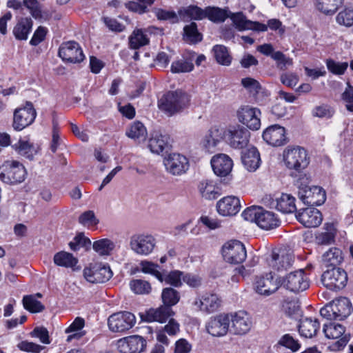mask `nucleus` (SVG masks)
I'll return each instance as SVG.
<instances>
[{"label":"nucleus","instance_id":"1","mask_svg":"<svg viewBox=\"0 0 353 353\" xmlns=\"http://www.w3.org/2000/svg\"><path fill=\"white\" fill-rule=\"evenodd\" d=\"M283 161L287 168L290 170V175L294 178H300L310 163V157L303 148L288 146L284 150Z\"/></svg>","mask_w":353,"mask_h":353},{"label":"nucleus","instance_id":"2","mask_svg":"<svg viewBox=\"0 0 353 353\" xmlns=\"http://www.w3.org/2000/svg\"><path fill=\"white\" fill-rule=\"evenodd\" d=\"M190 97L181 90L168 91L159 100V109L171 117L181 112L190 104Z\"/></svg>","mask_w":353,"mask_h":353},{"label":"nucleus","instance_id":"3","mask_svg":"<svg viewBox=\"0 0 353 353\" xmlns=\"http://www.w3.org/2000/svg\"><path fill=\"white\" fill-rule=\"evenodd\" d=\"M242 216L246 221L256 223L259 228L265 230L275 229L281 224L280 219L274 212L261 206L253 205L246 208Z\"/></svg>","mask_w":353,"mask_h":353},{"label":"nucleus","instance_id":"4","mask_svg":"<svg viewBox=\"0 0 353 353\" xmlns=\"http://www.w3.org/2000/svg\"><path fill=\"white\" fill-rule=\"evenodd\" d=\"M27 176L24 165L17 160H8L0 165V180L8 185L23 182Z\"/></svg>","mask_w":353,"mask_h":353},{"label":"nucleus","instance_id":"5","mask_svg":"<svg viewBox=\"0 0 353 353\" xmlns=\"http://www.w3.org/2000/svg\"><path fill=\"white\" fill-rule=\"evenodd\" d=\"M347 274L342 268H332L323 272L321 281L328 290L339 291L343 289L347 283Z\"/></svg>","mask_w":353,"mask_h":353},{"label":"nucleus","instance_id":"6","mask_svg":"<svg viewBox=\"0 0 353 353\" xmlns=\"http://www.w3.org/2000/svg\"><path fill=\"white\" fill-rule=\"evenodd\" d=\"M136 323L134 315L127 311L115 312L108 319V325L113 332H124L131 329Z\"/></svg>","mask_w":353,"mask_h":353},{"label":"nucleus","instance_id":"7","mask_svg":"<svg viewBox=\"0 0 353 353\" xmlns=\"http://www.w3.org/2000/svg\"><path fill=\"white\" fill-rule=\"evenodd\" d=\"M224 260L230 263H243L247 256L245 245L238 240H232L225 243L222 248Z\"/></svg>","mask_w":353,"mask_h":353},{"label":"nucleus","instance_id":"8","mask_svg":"<svg viewBox=\"0 0 353 353\" xmlns=\"http://www.w3.org/2000/svg\"><path fill=\"white\" fill-rule=\"evenodd\" d=\"M37 116V112L30 101H26L23 108H17L14 112L12 127L17 131H21L31 125Z\"/></svg>","mask_w":353,"mask_h":353},{"label":"nucleus","instance_id":"9","mask_svg":"<svg viewBox=\"0 0 353 353\" xmlns=\"http://www.w3.org/2000/svg\"><path fill=\"white\" fill-rule=\"evenodd\" d=\"M282 286L294 293L305 291L309 286V280L302 269L291 272L285 277H281Z\"/></svg>","mask_w":353,"mask_h":353},{"label":"nucleus","instance_id":"10","mask_svg":"<svg viewBox=\"0 0 353 353\" xmlns=\"http://www.w3.org/2000/svg\"><path fill=\"white\" fill-rule=\"evenodd\" d=\"M156 245L155 238L148 234H134L130 237V247L139 255H148Z\"/></svg>","mask_w":353,"mask_h":353},{"label":"nucleus","instance_id":"11","mask_svg":"<svg viewBox=\"0 0 353 353\" xmlns=\"http://www.w3.org/2000/svg\"><path fill=\"white\" fill-rule=\"evenodd\" d=\"M298 195L304 204L308 206H319L326 200L325 191L319 186H304L300 188Z\"/></svg>","mask_w":353,"mask_h":353},{"label":"nucleus","instance_id":"12","mask_svg":"<svg viewBox=\"0 0 353 353\" xmlns=\"http://www.w3.org/2000/svg\"><path fill=\"white\" fill-rule=\"evenodd\" d=\"M58 54L65 62L80 63L85 59L82 48L74 41L63 43L59 48Z\"/></svg>","mask_w":353,"mask_h":353},{"label":"nucleus","instance_id":"13","mask_svg":"<svg viewBox=\"0 0 353 353\" xmlns=\"http://www.w3.org/2000/svg\"><path fill=\"white\" fill-rule=\"evenodd\" d=\"M239 121L252 130H257L261 126V110L250 105H241L236 112Z\"/></svg>","mask_w":353,"mask_h":353},{"label":"nucleus","instance_id":"14","mask_svg":"<svg viewBox=\"0 0 353 353\" xmlns=\"http://www.w3.org/2000/svg\"><path fill=\"white\" fill-rule=\"evenodd\" d=\"M230 323L229 314L221 313L212 316L205 325L208 334L215 337H221L227 334Z\"/></svg>","mask_w":353,"mask_h":353},{"label":"nucleus","instance_id":"15","mask_svg":"<svg viewBox=\"0 0 353 353\" xmlns=\"http://www.w3.org/2000/svg\"><path fill=\"white\" fill-rule=\"evenodd\" d=\"M281 286H282L281 277L274 279L272 271L265 274V276L256 277L255 280L256 292L264 296L274 293Z\"/></svg>","mask_w":353,"mask_h":353},{"label":"nucleus","instance_id":"16","mask_svg":"<svg viewBox=\"0 0 353 353\" xmlns=\"http://www.w3.org/2000/svg\"><path fill=\"white\" fill-rule=\"evenodd\" d=\"M163 162L167 172L174 176L185 174L190 166L188 158L179 153L168 154Z\"/></svg>","mask_w":353,"mask_h":353},{"label":"nucleus","instance_id":"17","mask_svg":"<svg viewBox=\"0 0 353 353\" xmlns=\"http://www.w3.org/2000/svg\"><path fill=\"white\" fill-rule=\"evenodd\" d=\"M146 340L139 335H130L117 341V345L121 353H140L146 347Z\"/></svg>","mask_w":353,"mask_h":353},{"label":"nucleus","instance_id":"18","mask_svg":"<svg viewBox=\"0 0 353 353\" xmlns=\"http://www.w3.org/2000/svg\"><path fill=\"white\" fill-rule=\"evenodd\" d=\"M83 275L85 279L92 283H102L109 281L112 272L109 265L94 264L90 268H85Z\"/></svg>","mask_w":353,"mask_h":353},{"label":"nucleus","instance_id":"19","mask_svg":"<svg viewBox=\"0 0 353 353\" xmlns=\"http://www.w3.org/2000/svg\"><path fill=\"white\" fill-rule=\"evenodd\" d=\"M267 261L273 271L283 272L292 267L294 256L285 250H280L279 252L273 251L270 258L268 259Z\"/></svg>","mask_w":353,"mask_h":353},{"label":"nucleus","instance_id":"20","mask_svg":"<svg viewBox=\"0 0 353 353\" xmlns=\"http://www.w3.org/2000/svg\"><path fill=\"white\" fill-rule=\"evenodd\" d=\"M263 139L269 145L274 147L283 145L288 142L285 129L279 124L267 128L263 132Z\"/></svg>","mask_w":353,"mask_h":353},{"label":"nucleus","instance_id":"21","mask_svg":"<svg viewBox=\"0 0 353 353\" xmlns=\"http://www.w3.org/2000/svg\"><path fill=\"white\" fill-rule=\"evenodd\" d=\"M250 135L246 128L238 125L228 130V142L233 148L243 149L248 145Z\"/></svg>","mask_w":353,"mask_h":353},{"label":"nucleus","instance_id":"22","mask_svg":"<svg viewBox=\"0 0 353 353\" xmlns=\"http://www.w3.org/2000/svg\"><path fill=\"white\" fill-rule=\"evenodd\" d=\"M297 220L305 228L318 227L323 221L321 212L314 208H306L297 212Z\"/></svg>","mask_w":353,"mask_h":353},{"label":"nucleus","instance_id":"23","mask_svg":"<svg viewBox=\"0 0 353 353\" xmlns=\"http://www.w3.org/2000/svg\"><path fill=\"white\" fill-rule=\"evenodd\" d=\"M172 308L162 305L158 308H150L144 314H141V319L143 321L165 323L167 320L174 315Z\"/></svg>","mask_w":353,"mask_h":353},{"label":"nucleus","instance_id":"24","mask_svg":"<svg viewBox=\"0 0 353 353\" xmlns=\"http://www.w3.org/2000/svg\"><path fill=\"white\" fill-rule=\"evenodd\" d=\"M240 200L234 196H225L216 203V210L219 214L232 216L236 214L241 210Z\"/></svg>","mask_w":353,"mask_h":353},{"label":"nucleus","instance_id":"25","mask_svg":"<svg viewBox=\"0 0 353 353\" xmlns=\"http://www.w3.org/2000/svg\"><path fill=\"white\" fill-rule=\"evenodd\" d=\"M232 322L231 330L235 335H244L247 334L252 327V321L248 314L240 311L231 315Z\"/></svg>","mask_w":353,"mask_h":353},{"label":"nucleus","instance_id":"26","mask_svg":"<svg viewBox=\"0 0 353 353\" xmlns=\"http://www.w3.org/2000/svg\"><path fill=\"white\" fill-rule=\"evenodd\" d=\"M210 163L214 174L219 176H225L229 174L233 166L232 160L225 154L214 155Z\"/></svg>","mask_w":353,"mask_h":353},{"label":"nucleus","instance_id":"27","mask_svg":"<svg viewBox=\"0 0 353 353\" xmlns=\"http://www.w3.org/2000/svg\"><path fill=\"white\" fill-rule=\"evenodd\" d=\"M241 159L243 166L249 172H254L260 166V154L255 147L243 151Z\"/></svg>","mask_w":353,"mask_h":353},{"label":"nucleus","instance_id":"28","mask_svg":"<svg viewBox=\"0 0 353 353\" xmlns=\"http://www.w3.org/2000/svg\"><path fill=\"white\" fill-rule=\"evenodd\" d=\"M33 21L30 17H21L17 22L12 30L13 35L19 41H26L32 31Z\"/></svg>","mask_w":353,"mask_h":353},{"label":"nucleus","instance_id":"29","mask_svg":"<svg viewBox=\"0 0 353 353\" xmlns=\"http://www.w3.org/2000/svg\"><path fill=\"white\" fill-rule=\"evenodd\" d=\"M335 320L341 321L347 318L352 311V305L349 299L340 297L332 301Z\"/></svg>","mask_w":353,"mask_h":353},{"label":"nucleus","instance_id":"30","mask_svg":"<svg viewBox=\"0 0 353 353\" xmlns=\"http://www.w3.org/2000/svg\"><path fill=\"white\" fill-rule=\"evenodd\" d=\"M225 132V130L223 128L216 125L212 126L203 139V146L208 150L216 147L224 139Z\"/></svg>","mask_w":353,"mask_h":353},{"label":"nucleus","instance_id":"31","mask_svg":"<svg viewBox=\"0 0 353 353\" xmlns=\"http://www.w3.org/2000/svg\"><path fill=\"white\" fill-rule=\"evenodd\" d=\"M178 14L183 21H200L205 19V8L203 9L196 5H190L181 8L178 10Z\"/></svg>","mask_w":353,"mask_h":353},{"label":"nucleus","instance_id":"32","mask_svg":"<svg viewBox=\"0 0 353 353\" xmlns=\"http://www.w3.org/2000/svg\"><path fill=\"white\" fill-rule=\"evenodd\" d=\"M320 329V323L318 319L305 318L300 320L299 332L301 336L305 338L315 336Z\"/></svg>","mask_w":353,"mask_h":353},{"label":"nucleus","instance_id":"33","mask_svg":"<svg viewBox=\"0 0 353 353\" xmlns=\"http://www.w3.org/2000/svg\"><path fill=\"white\" fill-rule=\"evenodd\" d=\"M230 12L228 8H221L216 6H207L205 8V19H208L214 23L224 22L230 17Z\"/></svg>","mask_w":353,"mask_h":353},{"label":"nucleus","instance_id":"34","mask_svg":"<svg viewBox=\"0 0 353 353\" xmlns=\"http://www.w3.org/2000/svg\"><path fill=\"white\" fill-rule=\"evenodd\" d=\"M272 205L284 214L296 212L295 198L290 194L283 193L279 198L272 202Z\"/></svg>","mask_w":353,"mask_h":353},{"label":"nucleus","instance_id":"35","mask_svg":"<svg viewBox=\"0 0 353 353\" xmlns=\"http://www.w3.org/2000/svg\"><path fill=\"white\" fill-rule=\"evenodd\" d=\"M169 139L170 137L168 135H163L156 132L154 134H152V137L150 139L148 148L152 152L160 154L170 148ZM167 152L168 151H166V152Z\"/></svg>","mask_w":353,"mask_h":353},{"label":"nucleus","instance_id":"36","mask_svg":"<svg viewBox=\"0 0 353 353\" xmlns=\"http://www.w3.org/2000/svg\"><path fill=\"white\" fill-rule=\"evenodd\" d=\"M85 326V320L82 317L77 316L74 321L65 329V332L68 334L66 341L71 342L72 340H79L85 335V332L81 330Z\"/></svg>","mask_w":353,"mask_h":353},{"label":"nucleus","instance_id":"37","mask_svg":"<svg viewBox=\"0 0 353 353\" xmlns=\"http://www.w3.org/2000/svg\"><path fill=\"white\" fill-rule=\"evenodd\" d=\"M150 43V39L145 34V30L135 28L128 38L130 49L137 50Z\"/></svg>","mask_w":353,"mask_h":353},{"label":"nucleus","instance_id":"38","mask_svg":"<svg viewBox=\"0 0 353 353\" xmlns=\"http://www.w3.org/2000/svg\"><path fill=\"white\" fill-rule=\"evenodd\" d=\"M343 260L342 250L336 247L330 248L322 255V261L327 267L337 268Z\"/></svg>","mask_w":353,"mask_h":353},{"label":"nucleus","instance_id":"39","mask_svg":"<svg viewBox=\"0 0 353 353\" xmlns=\"http://www.w3.org/2000/svg\"><path fill=\"white\" fill-rule=\"evenodd\" d=\"M12 149L19 155L32 161L37 153L34 145L28 141L20 139L17 143L12 145Z\"/></svg>","mask_w":353,"mask_h":353},{"label":"nucleus","instance_id":"40","mask_svg":"<svg viewBox=\"0 0 353 353\" xmlns=\"http://www.w3.org/2000/svg\"><path fill=\"white\" fill-rule=\"evenodd\" d=\"M241 83L243 87L245 88L248 91V92L254 97L256 101L258 103L260 102L258 95L261 92L265 94V96H268V94L266 93V91L263 90L260 83L253 78H243Z\"/></svg>","mask_w":353,"mask_h":353},{"label":"nucleus","instance_id":"41","mask_svg":"<svg viewBox=\"0 0 353 353\" xmlns=\"http://www.w3.org/2000/svg\"><path fill=\"white\" fill-rule=\"evenodd\" d=\"M342 3L343 0H316L315 6L321 12L332 15L338 10Z\"/></svg>","mask_w":353,"mask_h":353},{"label":"nucleus","instance_id":"42","mask_svg":"<svg viewBox=\"0 0 353 353\" xmlns=\"http://www.w3.org/2000/svg\"><path fill=\"white\" fill-rule=\"evenodd\" d=\"M53 261L55 265L60 267L73 268L78 263L77 258L72 254L65 251H60L54 256Z\"/></svg>","mask_w":353,"mask_h":353},{"label":"nucleus","instance_id":"43","mask_svg":"<svg viewBox=\"0 0 353 353\" xmlns=\"http://www.w3.org/2000/svg\"><path fill=\"white\" fill-rule=\"evenodd\" d=\"M198 188L201 196L205 199H216L220 195L219 192L217 190L218 188L215 187L213 181L210 180L206 179L201 181Z\"/></svg>","mask_w":353,"mask_h":353},{"label":"nucleus","instance_id":"44","mask_svg":"<svg viewBox=\"0 0 353 353\" xmlns=\"http://www.w3.org/2000/svg\"><path fill=\"white\" fill-rule=\"evenodd\" d=\"M125 134L132 139L144 141L147 137V130L141 122L137 121L130 125Z\"/></svg>","mask_w":353,"mask_h":353},{"label":"nucleus","instance_id":"45","mask_svg":"<svg viewBox=\"0 0 353 353\" xmlns=\"http://www.w3.org/2000/svg\"><path fill=\"white\" fill-rule=\"evenodd\" d=\"M161 297L163 304L172 308L179 302L181 295L176 290L172 287H168L163 289Z\"/></svg>","mask_w":353,"mask_h":353},{"label":"nucleus","instance_id":"46","mask_svg":"<svg viewBox=\"0 0 353 353\" xmlns=\"http://www.w3.org/2000/svg\"><path fill=\"white\" fill-rule=\"evenodd\" d=\"M212 52L219 64L225 66H228L231 64L232 57L225 46L215 45L212 48Z\"/></svg>","mask_w":353,"mask_h":353},{"label":"nucleus","instance_id":"47","mask_svg":"<svg viewBox=\"0 0 353 353\" xmlns=\"http://www.w3.org/2000/svg\"><path fill=\"white\" fill-rule=\"evenodd\" d=\"M184 37L190 43H197L203 39V35L198 30L197 24L192 21L189 25L183 28Z\"/></svg>","mask_w":353,"mask_h":353},{"label":"nucleus","instance_id":"48","mask_svg":"<svg viewBox=\"0 0 353 353\" xmlns=\"http://www.w3.org/2000/svg\"><path fill=\"white\" fill-rule=\"evenodd\" d=\"M92 248L99 255L107 256L114 249L115 244L110 239H102L94 241Z\"/></svg>","mask_w":353,"mask_h":353},{"label":"nucleus","instance_id":"49","mask_svg":"<svg viewBox=\"0 0 353 353\" xmlns=\"http://www.w3.org/2000/svg\"><path fill=\"white\" fill-rule=\"evenodd\" d=\"M323 331L327 339H336L343 335L345 327L339 323H330L324 325Z\"/></svg>","mask_w":353,"mask_h":353},{"label":"nucleus","instance_id":"50","mask_svg":"<svg viewBox=\"0 0 353 353\" xmlns=\"http://www.w3.org/2000/svg\"><path fill=\"white\" fill-rule=\"evenodd\" d=\"M24 308L31 313H38L44 310L45 306L37 300L34 295H26L23 297Z\"/></svg>","mask_w":353,"mask_h":353},{"label":"nucleus","instance_id":"51","mask_svg":"<svg viewBox=\"0 0 353 353\" xmlns=\"http://www.w3.org/2000/svg\"><path fill=\"white\" fill-rule=\"evenodd\" d=\"M229 18L231 19L235 28L239 31L250 30L251 28L252 21L247 19L242 12H230Z\"/></svg>","mask_w":353,"mask_h":353},{"label":"nucleus","instance_id":"52","mask_svg":"<svg viewBox=\"0 0 353 353\" xmlns=\"http://www.w3.org/2000/svg\"><path fill=\"white\" fill-rule=\"evenodd\" d=\"M204 296V307L203 311L212 313L218 310L221 305V301L215 294H205Z\"/></svg>","mask_w":353,"mask_h":353},{"label":"nucleus","instance_id":"53","mask_svg":"<svg viewBox=\"0 0 353 353\" xmlns=\"http://www.w3.org/2000/svg\"><path fill=\"white\" fill-rule=\"evenodd\" d=\"M130 289L137 294H148L152 290L150 283L142 279H133L130 283Z\"/></svg>","mask_w":353,"mask_h":353},{"label":"nucleus","instance_id":"54","mask_svg":"<svg viewBox=\"0 0 353 353\" xmlns=\"http://www.w3.org/2000/svg\"><path fill=\"white\" fill-rule=\"evenodd\" d=\"M332 223H325V228L327 230L324 232L319 233L316 236V241L319 245H329L334 241L335 234L331 230L333 229Z\"/></svg>","mask_w":353,"mask_h":353},{"label":"nucleus","instance_id":"55","mask_svg":"<svg viewBox=\"0 0 353 353\" xmlns=\"http://www.w3.org/2000/svg\"><path fill=\"white\" fill-rule=\"evenodd\" d=\"M336 22L345 27L353 26V7L345 8L336 17Z\"/></svg>","mask_w":353,"mask_h":353},{"label":"nucleus","instance_id":"56","mask_svg":"<svg viewBox=\"0 0 353 353\" xmlns=\"http://www.w3.org/2000/svg\"><path fill=\"white\" fill-rule=\"evenodd\" d=\"M183 272L180 270H172L165 272V278L164 282L175 288H179L182 285Z\"/></svg>","mask_w":353,"mask_h":353},{"label":"nucleus","instance_id":"57","mask_svg":"<svg viewBox=\"0 0 353 353\" xmlns=\"http://www.w3.org/2000/svg\"><path fill=\"white\" fill-rule=\"evenodd\" d=\"M194 69L192 61L187 59L174 61L171 65L170 70L172 73L189 72Z\"/></svg>","mask_w":353,"mask_h":353},{"label":"nucleus","instance_id":"58","mask_svg":"<svg viewBox=\"0 0 353 353\" xmlns=\"http://www.w3.org/2000/svg\"><path fill=\"white\" fill-rule=\"evenodd\" d=\"M278 345L290 350L292 352H297L301 347V344L299 341L294 339L293 336L289 334H285L282 336L278 341Z\"/></svg>","mask_w":353,"mask_h":353},{"label":"nucleus","instance_id":"59","mask_svg":"<svg viewBox=\"0 0 353 353\" xmlns=\"http://www.w3.org/2000/svg\"><path fill=\"white\" fill-rule=\"evenodd\" d=\"M327 70L336 75H342L345 73L348 67L347 62H336L332 59L326 60Z\"/></svg>","mask_w":353,"mask_h":353},{"label":"nucleus","instance_id":"60","mask_svg":"<svg viewBox=\"0 0 353 353\" xmlns=\"http://www.w3.org/2000/svg\"><path fill=\"white\" fill-rule=\"evenodd\" d=\"M30 335L33 338L39 339L40 342L43 344H50L51 342L48 330L43 326L35 327L32 331L30 332Z\"/></svg>","mask_w":353,"mask_h":353},{"label":"nucleus","instance_id":"61","mask_svg":"<svg viewBox=\"0 0 353 353\" xmlns=\"http://www.w3.org/2000/svg\"><path fill=\"white\" fill-rule=\"evenodd\" d=\"M346 84L347 86L341 94V98L345 103L347 110L353 113V86L349 81Z\"/></svg>","mask_w":353,"mask_h":353},{"label":"nucleus","instance_id":"62","mask_svg":"<svg viewBox=\"0 0 353 353\" xmlns=\"http://www.w3.org/2000/svg\"><path fill=\"white\" fill-rule=\"evenodd\" d=\"M23 4L29 10L33 18L39 19L42 17L41 7L37 0H23Z\"/></svg>","mask_w":353,"mask_h":353},{"label":"nucleus","instance_id":"63","mask_svg":"<svg viewBox=\"0 0 353 353\" xmlns=\"http://www.w3.org/2000/svg\"><path fill=\"white\" fill-rule=\"evenodd\" d=\"M79 222L83 225L94 226L97 225L99 221L95 216L93 211L88 210L79 216Z\"/></svg>","mask_w":353,"mask_h":353},{"label":"nucleus","instance_id":"64","mask_svg":"<svg viewBox=\"0 0 353 353\" xmlns=\"http://www.w3.org/2000/svg\"><path fill=\"white\" fill-rule=\"evenodd\" d=\"M272 58L276 61L277 67L281 70H285L288 66L292 65V59L287 57L281 51H276L272 54Z\"/></svg>","mask_w":353,"mask_h":353}]
</instances>
